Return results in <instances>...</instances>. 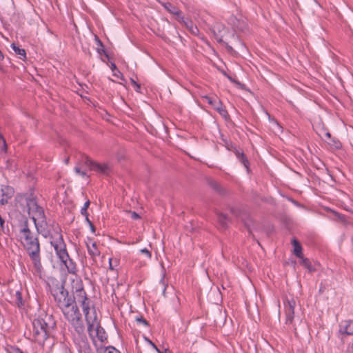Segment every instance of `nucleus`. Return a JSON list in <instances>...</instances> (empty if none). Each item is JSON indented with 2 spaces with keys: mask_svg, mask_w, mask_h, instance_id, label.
<instances>
[{
  "mask_svg": "<svg viewBox=\"0 0 353 353\" xmlns=\"http://www.w3.org/2000/svg\"><path fill=\"white\" fill-rule=\"evenodd\" d=\"M78 285L79 288H76L77 302L82 308L85 320L88 325V332L89 336L92 339H94L93 333L97 327V323H99L96 309L94 306H92V307L90 308L91 302L83 289V283H79Z\"/></svg>",
  "mask_w": 353,
  "mask_h": 353,
  "instance_id": "f03ea898",
  "label": "nucleus"
},
{
  "mask_svg": "<svg viewBox=\"0 0 353 353\" xmlns=\"http://www.w3.org/2000/svg\"><path fill=\"white\" fill-rule=\"evenodd\" d=\"M61 263L63 264L67 268L68 272L70 274H76L77 272L76 263L70 259L69 254L68 255L67 259H64V260L61 259Z\"/></svg>",
  "mask_w": 353,
  "mask_h": 353,
  "instance_id": "4468645a",
  "label": "nucleus"
},
{
  "mask_svg": "<svg viewBox=\"0 0 353 353\" xmlns=\"http://www.w3.org/2000/svg\"><path fill=\"white\" fill-rule=\"evenodd\" d=\"M14 303L19 307H21L24 305L22 294L19 291H17L14 296Z\"/></svg>",
  "mask_w": 353,
  "mask_h": 353,
  "instance_id": "b1692460",
  "label": "nucleus"
},
{
  "mask_svg": "<svg viewBox=\"0 0 353 353\" xmlns=\"http://www.w3.org/2000/svg\"><path fill=\"white\" fill-rule=\"evenodd\" d=\"M130 81L132 85L134 87L135 90L137 92H140L141 85L137 81H135L133 79H130Z\"/></svg>",
  "mask_w": 353,
  "mask_h": 353,
  "instance_id": "72a5a7b5",
  "label": "nucleus"
},
{
  "mask_svg": "<svg viewBox=\"0 0 353 353\" xmlns=\"http://www.w3.org/2000/svg\"><path fill=\"white\" fill-rule=\"evenodd\" d=\"M209 185L215 192L219 194L224 195L226 194V190L216 181H210Z\"/></svg>",
  "mask_w": 353,
  "mask_h": 353,
  "instance_id": "a211bd4d",
  "label": "nucleus"
},
{
  "mask_svg": "<svg viewBox=\"0 0 353 353\" xmlns=\"http://www.w3.org/2000/svg\"><path fill=\"white\" fill-rule=\"evenodd\" d=\"M3 58H4L3 54V53L1 52V51L0 50V60H3Z\"/></svg>",
  "mask_w": 353,
  "mask_h": 353,
  "instance_id": "3c124183",
  "label": "nucleus"
},
{
  "mask_svg": "<svg viewBox=\"0 0 353 353\" xmlns=\"http://www.w3.org/2000/svg\"><path fill=\"white\" fill-rule=\"evenodd\" d=\"M223 74H224L225 76H226V77H228V79L230 81H232V82H233V83H236V84H240L239 81H237L236 80L234 79H233L232 77H231L230 76L228 75V74H226V72H223Z\"/></svg>",
  "mask_w": 353,
  "mask_h": 353,
  "instance_id": "4c0bfd02",
  "label": "nucleus"
},
{
  "mask_svg": "<svg viewBox=\"0 0 353 353\" xmlns=\"http://www.w3.org/2000/svg\"><path fill=\"white\" fill-rule=\"evenodd\" d=\"M96 336L98 338L99 341L103 342L106 339L105 332L104 329L101 326L100 323H97V327L95 328Z\"/></svg>",
  "mask_w": 353,
  "mask_h": 353,
  "instance_id": "412c9836",
  "label": "nucleus"
},
{
  "mask_svg": "<svg viewBox=\"0 0 353 353\" xmlns=\"http://www.w3.org/2000/svg\"><path fill=\"white\" fill-rule=\"evenodd\" d=\"M14 189L9 185H1L0 190L1 194V203L2 205H5L8 203V200L12 197L14 195Z\"/></svg>",
  "mask_w": 353,
  "mask_h": 353,
  "instance_id": "ddd939ff",
  "label": "nucleus"
},
{
  "mask_svg": "<svg viewBox=\"0 0 353 353\" xmlns=\"http://www.w3.org/2000/svg\"><path fill=\"white\" fill-rule=\"evenodd\" d=\"M79 164L88 167L90 170H94L101 174H108L110 170V166L107 163H99L85 154H81L79 159Z\"/></svg>",
  "mask_w": 353,
  "mask_h": 353,
  "instance_id": "6e6552de",
  "label": "nucleus"
},
{
  "mask_svg": "<svg viewBox=\"0 0 353 353\" xmlns=\"http://www.w3.org/2000/svg\"><path fill=\"white\" fill-rule=\"evenodd\" d=\"M119 265V260L117 259H109V269L114 270V268Z\"/></svg>",
  "mask_w": 353,
  "mask_h": 353,
  "instance_id": "393cba45",
  "label": "nucleus"
},
{
  "mask_svg": "<svg viewBox=\"0 0 353 353\" xmlns=\"http://www.w3.org/2000/svg\"><path fill=\"white\" fill-rule=\"evenodd\" d=\"M81 283V281L77 282L75 285V288H79L78 284ZM65 281L63 283H57L54 285L51 290V294L54 297V301L56 302L59 308L61 310L63 314H65L66 312L71 310L72 306L77 305L75 300H77V294L75 296L74 295H70L69 292L65 289L64 287Z\"/></svg>",
  "mask_w": 353,
  "mask_h": 353,
  "instance_id": "39448f33",
  "label": "nucleus"
},
{
  "mask_svg": "<svg viewBox=\"0 0 353 353\" xmlns=\"http://www.w3.org/2000/svg\"><path fill=\"white\" fill-rule=\"evenodd\" d=\"M103 353H120V352L114 347L109 346L103 350Z\"/></svg>",
  "mask_w": 353,
  "mask_h": 353,
  "instance_id": "c756f323",
  "label": "nucleus"
},
{
  "mask_svg": "<svg viewBox=\"0 0 353 353\" xmlns=\"http://www.w3.org/2000/svg\"><path fill=\"white\" fill-rule=\"evenodd\" d=\"M135 320L139 323H142V324H143L145 326H148L149 325L148 321L145 319H144L142 316H137L135 319Z\"/></svg>",
  "mask_w": 353,
  "mask_h": 353,
  "instance_id": "cd10ccee",
  "label": "nucleus"
},
{
  "mask_svg": "<svg viewBox=\"0 0 353 353\" xmlns=\"http://www.w3.org/2000/svg\"><path fill=\"white\" fill-rule=\"evenodd\" d=\"M332 143L330 142L329 144L334 145L336 148H339L341 147V143L338 141L332 138Z\"/></svg>",
  "mask_w": 353,
  "mask_h": 353,
  "instance_id": "f704fd0d",
  "label": "nucleus"
},
{
  "mask_svg": "<svg viewBox=\"0 0 353 353\" xmlns=\"http://www.w3.org/2000/svg\"><path fill=\"white\" fill-rule=\"evenodd\" d=\"M68 162H69V158H68V159L65 160V163H68Z\"/></svg>",
  "mask_w": 353,
  "mask_h": 353,
  "instance_id": "5fc2aeb1",
  "label": "nucleus"
},
{
  "mask_svg": "<svg viewBox=\"0 0 353 353\" xmlns=\"http://www.w3.org/2000/svg\"><path fill=\"white\" fill-rule=\"evenodd\" d=\"M325 290V286L323 285V283H321L320 288H319V292L321 294L323 293Z\"/></svg>",
  "mask_w": 353,
  "mask_h": 353,
  "instance_id": "ea45409f",
  "label": "nucleus"
},
{
  "mask_svg": "<svg viewBox=\"0 0 353 353\" xmlns=\"http://www.w3.org/2000/svg\"><path fill=\"white\" fill-rule=\"evenodd\" d=\"M339 332L347 335L353 334V321L347 320L343 321L340 325Z\"/></svg>",
  "mask_w": 353,
  "mask_h": 353,
  "instance_id": "2eb2a0df",
  "label": "nucleus"
},
{
  "mask_svg": "<svg viewBox=\"0 0 353 353\" xmlns=\"http://www.w3.org/2000/svg\"><path fill=\"white\" fill-rule=\"evenodd\" d=\"M131 217L133 219H140V216L139 214H137V212H131Z\"/></svg>",
  "mask_w": 353,
  "mask_h": 353,
  "instance_id": "58836bf2",
  "label": "nucleus"
},
{
  "mask_svg": "<svg viewBox=\"0 0 353 353\" xmlns=\"http://www.w3.org/2000/svg\"><path fill=\"white\" fill-rule=\"evenodd\" d=\"M20 236L24 240L23 247L32 261L35 274L41 276L43 268L41 261L40 243L38 237L34 236L32 231Z\"/></svg>",
  "mask_w": 353,
  "mask_h": 353,
  "instance_id": "20e7f679",
  "label": "nucleus"
},
{
  "mask_svg": "<svg viewBox=\"0 0 353 353\" xmlns=\"http://www.w3.org/2000/svg\"><path fill=\"white\" fill-rule=\"evenodd\" d=\"M299 259H300V264L305 267L310 272H313L316 270L307 258H305L304 256H303V258Z\"/></svg>",
  "mask_w": 353,
  "mask_h": 353,
  "instance_id": "4be33fe9",
  "label": "nucleus"
},
{
  "mask_svg": "<svg viewBox=\"0 0 353 353\" xmlns=\"http://www.w3.org/2000/svg\"><path fill=\"white\" fill-rule=\"evenodd\" d=\"M336 215L337 216V217L341 219L342 221H345V217L344 215H342V214H340L339 213H336Z\"/></svg>",
  "mask_w": 353,
  "mask_h": 353,
  "instance_id": "a19ab883",
  "label": "nucleus"
},
{
  "mask_svg": "<svg viewBox=\"0 0 353 353\" xmlns=\"http://www.w3.org/2000/svg\"><path fill=\"white\" fill-rule=\"evenodd\" d=\"M17 227L19 228V235L31 232L27 217L24 216L19 220Z\"/></svg>",
  "mask_w": 353,
  "mask_h": 353,
  "instance_id": "dca6fc26",
  "label": "nucleus"
},
{
  "mask_svg": "<svg viewBox=\"0 0 353 353\" xmlns=\"http://www.w3.org/2000/svg\"><path fill=\"white\" fill-rule=\"evenodd\" d=\"M296 305L295 301L292 299H288L285 302V323L291 324L293 322L294 317V307Z\"/></svg>",
  "mask_w": 353,
  "mask_h": 353,
  "instance_id": "9d476101",
  "label": "nucleus"
},
{
  "mask_svg": "<svg viewBox=\"0 0 353 353\" xmlns=\"http://www.w3.org/2000/svg\"><path fill=\"white\" fill-rule=\"evenodd\" d=\"M74 171H75V172H76L77 174H79V175H81V176H83V177H84V176H87V173H86V172H85V171H84V170H81V167H79V165L75 166V168H74Z\"/></svg>",
  "mask_w": 353,
  "mask_h": 353,
  "instance_id": "c85d7f7f",
  "label": "nucleus"
},
{
  "mask_svg": "<svg viewBox=\"0 0 353 353\" xmlns=\"http://www.w3.org/2000/svg\"><path fill=\"white\" fill-rule=\"evenodd\" d=\"M95 39H96V41H97V44H98L99 46H101V47H102V48H103V43H102V42H101V41L99 39V37L96 36Z\"/></svg>",
  "mask_w": 353,
  "mask_h": 353,
  "instance_id": "37998d69",
  "label": "nucleus"
},
{
  "mask_svg": "<svg viewBox=\"0 0 353 353\" xmlns=\"http://www.w3.org/2000/svg\"><path fill=\"white\" fill-rule=\"evenodd\" d=\"M203 98L220 114L221 116L225 119L228 117V111L223 107L222 103L220 100L208 96H205Z\"/></svg>",
  "mask_w": 353,
  "mask_h": 353,
  "instance_id": "1a4fd4ad",
  "label": "nucleus"
},
{
  "mask_svg": "<svg viewBox=\"0 0 353 353\" xmlns=\"http://www.w3.org/2000/svg\"><path fill=\"white\" fill-rule=\"evenodd\" d=\"M90 226V228L92 231V233H95V231H96V228H95V226L94 225V224L92 223L89 225Z\"/></svg>",
  "mask_w": 353,
  "mask_h": 353,
  "instance_id": "c03bdc74",
  "label": "nucleus"
},
{
  "mask_svg": "<svg viewBox=\"0 0 353 353\" xmlns=\"http://www.w3.org/2000/svg\"><path fill=\"white\" fill-rule=\"evenodd\" d=\"M216 41L223 42V34L225 32V25L220 22H215L210 28Z\"/></svg>",
  "mask_w": 353,
  "mask_h": 353,
  "instance_id": "f8f14e48",
  "label": "nucleus"
},
{
  "mask_svg": "<svg viewBox=\"0 0 353 353\" xmlns=\"http://www.w3.org/2000/svg\"><path fill=\"white\" fill-rule=\"evenodd\" d=\"M63 316L70 323L81 340L83 342L86 341L87 338L85 332V327L83 321L82 314L80 312L78 306H72L71 310L66 312L65 314H63Z\"/></svg>",
  "mask_w": 353,
  "mask_h": 353,
  "instance_id": "423d86ee",
  "label": "nucleus"
},
{
  "mask_svg": "<svg viewBox=\"0 0 353 353\" xmlns=\"http://www.w3.org/2000/svg\"><path fill=\"white\" fill-rule=\"evenodd\" d=\"M6 233L5 230V220L0 215V234Z\"/></svg>",
  "mask_w": 353,
  "mask_h": 353,
  "instance_id": "7c9ffc66",
  "label": "nucleus"
},
{
  "mask_svg": "<svg viewBox=\"0 0 353 353\" xmlns=\"http://www.w3.org/2000/svg\"><path fill=\"white\" fill-rule=\"evenodd\" d=\"M325 136L330 139H332L331 137V134L329 132H325Z\"/></svg>",
  "mask_w": 353,
  "mask_h": 353,
  "instance_id": "8fccbe9b",
  "label": "nucleus"
},
{
  "mask_svg": "<svg viewBox=\"0 0 353 353\" xmlns=\"http://www.w3.org/2000/svg\"><path fill=\"white\" fill-rule=\"evenodd\" d=\"M234 152L236 157L237 159H240V157H243V155H244V152L240 150L237 149L236 148H234Z\"/></svg>",
  "mask_w": 353,
  "mask_h": 353,
  "instance_id": "2f4dec72",
  "label": "nucleus"
},
{
  "mask_svg": "<svg viewBox=\"0 0 353 353\" xmlns=\"http://www.w3.org/2000/svg\"><path fill=\"white\" fill-rule=\"evenodd\" d=\"M154 350L157 352V353H163V352L162 351H161V350H160L157 347V348H155Z\"/></svg>",
  "mask_w": 353,
  "mask_h": 353,
  "instance_id": "603ef678",
  "label": "nucleus"
},
{
  "mask_svg": "<svg viewBox=\"0 0 353 353\" xmlns=\"http://www.w3.org/2000/svg\"><path fill=\"white\" fill-rule=\"evenodd\" d=\"M85 216V221L88 223V225H90V223H92V222L89 219V214H87L86 215H83Z\"/></svg>",
  "mask_w": 353,
  "mask_h": 353,
  "instance_id": "a18cd8bd",
  "label": "nucleus"
},
{
  "mask_svg": "<svg viewBox=\"0 0 353 353\" xmlns=\"http://www.w3.org/2000/svg\"><path fill=\"white\" fill-rule=\"evenodd\" d=\"M90 204V200H87V201L85 202V203H84L83 206V207L81 208V214L82 215H86L87 214H88V208H89Z\"/></svg>",
  "mask_w": 353,
  "mask_h": 353,
  "instance_id": "bb28decb",
  "label": "nucleus"
},
{
  "mask_svg": "<svg viewBox=\"0 0 353 353\" xmlns=\"http://www.w3.org/2000/svg\"><path fill=\"white\" fill-rule=\"evenodd\" d=\"M16 202L17 206L26 208L28 214L32 215V219L37 232L41 233L44 237H48L49 236L48 231L39 230L43 223L46 224V217L43 208L39 205L36 197L32 194L17 195Z\"/></svg>",
  "mask_w": 353,
  "mask_h": 353,
  "instance_id": "f257e3e1",
  "label": "nucleus"
},
{
  "mask_svg": "<svg viewBox=\"0 0 353 353\" xmlns=\"http://www.w3.org/2000/svg\"><path fill=\"white\" fill-rule=\"evenodd\" d=\"M55 325L56 323L50 316H46V319H34L32 322V329L30 330V339L34 343L43 345Z\"/></svg>",
  "mask_w": 353,
  "mask_h": 353,
  "instance_id": "7ed1b4c3",
  "label": "nucleus"
},
{
  "mask_svg": "<svg viewBox=\"0 0 353 353\" xmlns=\"http://www.w3.org/2000/svg\"><path fill=\"white\" fill-rule=\"evenodd\" d=\"M13 353H23V351L19 347H15L13 350Z\"/></svg>",
  "mask_w": 353,
  "mask_h": 353,
  "instance_id": "49530a36",
  "label": "nucleus"
},
{
  "mask_svg": "<svg viewBox=\"0 0 353 353\" xmlns=\"http://www.w3.org/2000/svg\"><path fill=\"white\" fill-rule=\"evenodd\" d=\"M85 244L88 254L92 259L93 263H97V257L101 254V252L97 247V243L93 241L91 238H88Z\"/></svg>",
  "mask_w": 353,
  "mask_h": 353,
  "instance_id": "9b49d317",
  "label": "nucleus"
},
{
  "mask_svg": "<svg viewBox=\"0 0 353 353\" xmlns=\"http://www.w3.org/2000/svg\"><path fill=\"white\" fill-rule=\"evenodd\" d=\"M247 228H248V230L249 233L251 234L252 230H251L249 226H247Z\"/></svg>",
  "mask_w": 353,
  "mask_h": 353,
  "instance_id": "864d4df0",
  "label": "nucleus"
},
{
  "mask_svg": "<svg viewBox=\"0 0 353 353\" xmlns=\"http://www.w3.org/2000/svg\"><path fill=\"white\" fill-rule=\"evenodd\" d=\"M162 6L164 7L165 9H166L168 11H169L170 13L173 14H179L178 9L170 2L162 3Z\"/></svg>",
  "mask_w": 353,
  "mask_h": 353,
  "instance_id": "5701e85b",
  "label": "nucleus"
},
{
  "mask_svg": "<svg viewBox=\"0 0 353 353\" xmlns=\"http://www.w3.org/2000/svg\"><path fill=\"white\" fill-rule=\"evenodd\" d=\"M217 219L220 227L225 230L228 227V217L227 214L219 212L217 213Z\"/></svg>",
  "mask_w": 353,
  "mask_h": 353,
  "instance_id": "6ab92c4d",
  "label": "nucleus"
},
{
  "mask_svg": "<svg viewBox=\"0 0 353 353\" xmlns=\"http://www.w3.org/2000/svg\"><path fill=\"white\" fill-rule=\"evenodd\" d=\"M59 228L50 236V244L54 248L59 259H67L68 252Z\"/></svg>",
  "mask_w": 353,
  "mask_h": 353,
  "instance_id": "0eeeda50",
  "label": "nucleus"
},
{
  "mask_svg": "<svg viewBox=\"0 0 353 353\" xmlns=\"http://www.w3.org/2000/svg\"><path fill=\"white\" fill-rule=\"evenodd\" d=\"M144 339L145 341H147L154 349L157 348V345L151 341L150 340L148 337L146 336H144Z\"/></svg>",
  "mask_w": 353,
  "mask_h": 353,
  "instance_id": "e433bc0d",
  "label": "nucleus"
},
{
  "mask_svg": "<svg viewBox=\"0 0 353 353\" xmlns=\"http://www.w3.org/2000/svg\"><path fill=\"white\" fill-rule=\"evenodd\" d=\"M292 244L294 247L293 253L298 258H303V252H302V247L301 243L296 239H293L292 241Z\"/></svg>",
  "mask_w": 353,
  "mask_h": 353,
  "instance_id": "f3484780",
  "label": "nucleus"
},
{
  "mask_svg": "<svg viewBox=\"0 0 353 353\" xmlns=\"http://www.w3.org/2000/svg\"><path fill=\"white\" fill-rule=\"evenodd\" d=\"M191 31L194 34H196L199 32V29L196 26L192 27Z\"/></svg>",
  "mask_w": 353,
  "mask_h": 353,
  "instance_id": "79ce46f5",
  "label": "nucleus"
},
{
  "mask_svg": "<svg viewBox=\"0 0 353 353\" xmlns=\"http://www.w3.org/2000/svg\"><path fill=\"white\" fill-rule=\"evenodd\" d=\"M238 159L244 165V167L248 170L250 162H249L248 158L245 157V154L243 155V157H240V159Z\"/></svg>",
  "mask_w": 353,
  "mask_h": 353,
  "instance_id": "a878e982",
  "label": "nucleus"
},
{
  "mask_svg": "<svg viewBox=\"0 0 353 353\" xmlns=\"http://www.w3.org/2000/svg\"><path fill=\"white\" fill-rule=\"evenodd\" d=\"M113 74L114 77H117V78H119L121 79H123V74L118 70H116V71L113 72Z\"/></svg>",
  "mask_w": 353,
  "mask_h": 353,
  "instance_id": "c9c22d12",
  "label": "nucleus"
},
{
  "mask_svg": "<svg viewBox=\"0 0 353 353\" xmlns=\"http://www.w3.org/2000/svg\"><path fill=\"white\" fill-rule=\"evenodd\" d=\"M10 47L14 51V52L19 56V59L22 60L26 59V52L24 49L20 48L19 46H17L14 43H12L10 45Z\"/></svg>",
  "mask_w": 353,
  "mask_h": 353,
  "instance_id": "aec40b11",
  "label": "nucleus"
},
{
  "mask_svg": "<svg viewBox=\"0 0 353 353\" xmlns=\"http://www.w3.org/2000/svg\"><path fill=\"white\" fill-rule=\"evenodd\" d=\"M111 69L113 72H114V71H116V70H117V68L115 63L111 64Z\"/></svg>",
  "mask_w": 353,
  "mask_h": 353,
  "instance_id": "09e8293b",
  "label": "nucleus"
},
{
  "mask_svg": "<svg viewBox=\"0 0 353 353\" xmlns=\"http://www.w3.org/2000/svg\"><path fill=\"white\" fill-rule=\"evenodd\" d=\"M97 52L101 54V52H103L105 56L108 57V54H106L105 51L104 50L103 48H97Z\"/></svg>",
  "mask_w": 353,
  "mask_h": 353,
  "instance_id": "de8ad7c7",
  "label": "nucleus"
},
{
  "mask_svg": "<svg viewBox=\"0 0 353 353\" xmlns=\"http://www.w3.org/2000/svg\"><path fill=\"white\" fill-rule=\"evenodd\" d=\"M140 252L145 254L148 259H150L152 257L151 252L149 251L147 248L141 249Z\"/></svg>",
  "mask_w": 353,
  "mask_h": 353,
  "instance_id": "473e14b6",
  "label": "nucleus"
}]
</instances>
